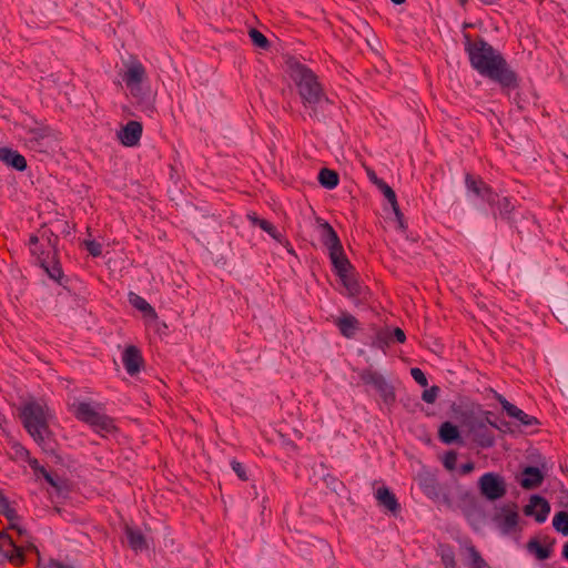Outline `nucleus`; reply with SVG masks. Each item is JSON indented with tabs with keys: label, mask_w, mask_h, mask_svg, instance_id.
<instances>
[{
	"label": "nucleus",
	"mask_w": 568,
	"mask_h": 568,
	"mask_svg": "<svg viewBox=\"0 0 568 568\" xmlns=\"http://www.w3.org/2000/svg\"><path fill=\"white\" fill-rule=\"evenodd\" d=\"M3 498H6V497H4V496L2 495V493L0 491V500H1V499H3Z\"/></svg>",
	"instance_id": "obj_53"
},
{
	"label": "nucleus",
	"mask_w": 568,
	"mask_h": 568,
	"mask_svg": "<svg viewBox=\"0 0 568 568\" xmlns=\"http://www.w3.org/2000/svg\"><path fill=\"white\" fill-rule=\"evenodd\" d=\"M334 324L338 327L341 334L347 338L353 337L359 328L358 321L347 313L334 318Z\"/></svg>",
	"instance_id": "obj_16"
},
{
	"label": "nucleus",
	"mask_w": 568,
	"mask_h": 568,
	"mask_svg": "<svg viewBox=\"0 0 568 568\" xmlns=\"http://www.w3.org/2000/svg\"><path fill=\"white\" fill-rule=\"evenodd\" d=\"M247 217L254 225L257 226H260V221H265L264 219H260L255 213L248 214Z\"/></svg>",
	"instance_id": "obj_45"
},
{
	"label": "nucleus",
	"mask_w": 568,
	"mask_h": 568,
	"mask_svg": "<svg viewBox=\"0 0 568 568\" xmlns=\"http://www.w3.org/2000/svg\"><path fill=\"white\" fill-rule=\"evenodd\" d=\"M368 175H369L371 180L375 183V180L377 179V176L375 175V173H374V172H371Z\"/></svg>",
	"instance_id": "obj_50"
},
{
	"label": "nucleus",
	"mask_w": 568,
	"mask_h": 568,
	"mask_svg": "<svg viewBox=\"0 0 568 568\" xmlns=\"http://www.w3.org/2000/svg\"><path fill=\"white\" fill-rule=\"evenodd\" d=\"M77 419L92 426L101 414L91 403L74 400L69 406Z\"/></svg>",
	"instance_id": "obj_9"
},
{
	"label": "nucleus",
	"mask_w": 568,
	"mask_h": 568,
	"mask_svg": "<svg viewBox=\"0 0 568 568\" xmlns=\"http://www.w3.org/2000/svg\"><path fill=\"white\" fill-rule=\"evenodd\" d=\"M518 519L519 515L515 505H505L500 507L494 516L495 525L504 535H508L517 530Z\"/></svg>",
	"instance_id": "obj_7"
},
{
	"label": "nucleus",
	"mask_w": 568,
	"mask_h": 568,
	"mask_svg": "<svg viewBox=\"0 0 568 568\" xmlns=\"http://www.w3.org/2000/svg\"><path fill=\"white\" fill-rule=\"evenodd\" d=\"M0 514L4 515L8 518L11 529H17L19 534L22 532V530L18 528L16 524L18 516L16 511L10 507L7 498L0 500Z\"/></svg>",
	"instance_id": "obj_24"
},
{
	"label": "nucleus",
	"mask_w": 568,
	"mask_h": 568,
	"mask_svg": "<svg viewBox=\"0 0 568 568\" xmlns=\"http://www.w3.org/2000/svg\"><path fill=\"white\" fill-rule=\"evenodd\" d=\"M22 423L28 433L39 444H44L49 437V422L52 413L43 403L31 400L23 405L20 412Z\"/></svg>",
	"instance_id": "obj_2"
},
{
	"label": "nucleus",
	"mask_w": 568,
	"mask_h": 568,
	"mask_svg": "<svg viewBox=\"0 0 568 568\" xmlns=\"http://www.w3.org/2000/svg\"><path fill=\"white\" fill-rule=\"evenodd\" d=\"M564 556L568 560V542L564 547Z\"/></svg>",
	"instance_id": "obj_48"
},
{
	"label": "nucleus",
	"mask_w": 568,
	"mask_h": 568,
	"mask_svg": "<svg viewBox=\"0 0 568 568\" xmlns=\"http://www.w3.org/2000/svg\"><path fill=\"white\" fill-rule=\"evenodd\" d=\"M322 234L321 239L323 244L328 250V253L333 251H338L342 248V243L336 234V232L333 230V227L328 223H322L321 224Z\"/></svg>",
	"instance_id": "obj_17"
},
{
	"label": "nucleus",
	"mask_w": 568,
	"mask_h": 568,
	"mask_svg": "<svg viewBox=\"0 0 568 568\" xmlns=\"http://www.w3.org/2000/svg\"><path fill=\"white\" fill-rule=\"evenodd\" d=\"M467 0H462V3L466 2Z\"/></svg>",
	"instance_id": "obj_54"
},
{
	"label": "nucleus",
	"mask_w": 568,
	"mask_h": 568,
	"mask_svg": "<svg viewBox=\"0 0 568 568\" xmlns=\"http://www.w3.org/2000/svg\"><path fill=\"white\" fill-rule=\"evenodd\" d=\"M331 261L334 265V268L339 276L343 285L346 287L349 294L357 293V284L353 280L351 275V264L344 253L343 247L338 251H333L329 253Z\"/></svg>",
	"instance_id": "obj_6"
},
{
	"label": "nucleus",
	"mask_w": 568,
	"mask_h": 568,
	"mask_svg": "<svg viewBox=\"0 0 568 568\" xmlns=\"http://www.w3.org/2000/svg\"><path fill=\"white\" fill-rule=\"evenodd\" d=\"M378 504L392 513L398 510V503L394 494L386 487H378L375 493Z\"/></svg>",
	"instance_id": "obj_18"
},
{
	"label": "nucleus",
	"mask_w": 568,
	"mask_h": 568,
	"mask_svg": "<svg viewBox=\"0 0 568 568\" xmlns=\"http://www.w3.org/2000/svg\"><path fill=\"white\" fill-rule=\"evenodd\" d=\"M31 134H32L31 141H36L39 143L40 140L48 136V131L47 130H34V131H31Z\"/></svg>",
	"instance_id": "obj_41"
},
{
	"label": "nucleus",
	"mask_w": 568,
	"mask_h": 568,
	"mask_svg": "<svg viewBox=\"0 0 568 568\" xmlns=\"http://www.w3.org/2000/svg\"><path fill=\"white\" fill-rule=\"evenodd\" d=\"M516 419L520 423V425L525 427H532L538 425L537 418L526 414L524 410H521V413L517 416Z\"/></svg>",
	"instance_id": "obj_34"
},
{
	"label": "nucleus",
	"mask_w": 568,
	"mask_h": 568,
	"mask_svg": "<svg viewBox=\"0 0 568 568\" xmlns=\"http://www.w3.org/2000/svg\"><path fill=\"white\" fill-rule=\"evenodd\" d=\"M524 513L526 516L534 517L536 521L544 523L550 513V506L546 499L539 496H532L525 506Z\"/></svg>",
	"instance_id": "obj_11"
},
{
	"label": "nucleus",
	"mask_w": 568,
	"mask_h": 568,
	"mask_svg": "<svg viewBox=\"0 0 568 568\" xmlns=\"http://www.w3.org/2000/svg\"><path fill=\"white\" fill-rule=\"evenodd\" d=\"M292 79L305 106L315 109L325 100L322 88L315 74L304 65L297 64L292 70Z\"/></svg>",
	"instance_id": "obj_4"
},
{
	"label": "nucleus",
	"mask_w": 568,
	"mask_h": 568,
	"mask_svg": "<svg viewBox=\"0 0 568 568\" xmlns=\"http://www.w3.org/2000/svg\"><path fill=\"white\" fill-rule=\"evenodd\" d=\"M45 568H62V566L55 561H50L49 566Z\"/></svg>",
	"instance_id": "obj_46"
},
{
	"label": "nucleus",
	"mask_w": 568,
	"mask_h": 568,
	"mask_svg": "<svg viewBox=\"0 0 568 568\" xmlns=\"http://www.w3.org/2000/svg\"><path fill=\"white\" fill-rule=\"evenodd\" d=\"M91 427L103 437L114 435L118 430L114 420L103 414L99 415Z\"/></svg>",
	"instance_id": "obj_20"
},
{
	"label": "nucleus",
	"mask_w": 568,
	"mask_h": 568,
	"mask_svg": "<svg viewBox=\"0 0 568 568\" xmlns=\"http://www.w3.org/2000/svg\"><path fill=\"white\" fill-rule=\"evenodd\" d=\"M542 480V475L540 470L536 467H527L520 477V485L526 488H535L540 485Z\"/></svg>",
	"instance_id": "obj_21"
},
{
	"label": "nucleus",
	"mask_w": 568,
	"mask_h": 568,
	"mask_svg": "<svg viewBox=\"0 0 568 568\" xmlns=\"http://www.w3.org/2000/svg\"><path fill=\"white\" fill-rule=\"evenodd\" d=\"M474 468H475V466L473 463H466L460 467L459 471H460V474L466 475V474L471 473L474 470Z\"/></svg>",
	"instance_id": "obj_44"
},
{
	"label": "nucleus",
	"mask_w": 568,
	"mask_h": 568,
	"mask_svg": "<svg viewBox=\"0 0 568 568\" xmlns=\"http://www.w3.org/2000/svg\"><path fill=\"white\" fill-rule=\"evenodd\" d=\"M260 227L265 231L266 233H268L275 241H277L278 243H283L284 242V237L283 235L276 230V227L270 223L268 221H260Z\"/></svg>",
	"instance_id": "obj_30"
},
{
	"label": "nucleus",
	"mask_w": 568,
	"mask_h": 568,
	"mask_svg": "<svg viewBox=\"0 0 568 568\" xmlns=\"http://www.w3.org/2000/svg\"><path fill=\"white\" fill-rule=\"evenodd\" d=\"M457 455L454 452L447 453L443 458V464L446 469L454 470L456 467Z\"/></svg>",
	"instance_id": "obj_38"
},
{
	"label": "nucleus",
	"mask_w": 568,
	"mask_h": 568,
	"mask_svg": "<svg viewBox=\"0 0 568 568\" xmlns=\"http://www.w3.org/2000/svg\"><path fill=\"white\" fill-rule=\"evenodd\" d=\"M122 362L130 375L136 374L143 363L142 355L135 346H128L122 354Z\"/></svg>",
	"instance_id": "obj_13"
},
{
	"label": "nucleus",
	"mask_w": 568,
	"mask_h": 568,
	"mask_svg": "<svg viewBox=\"0 0 568 568\" xmlns=\"http://www.w3.org/2000/svg\"><path fill=\"white\" fill-rule=\"evenodd\" d=\"M125 532L129 544L134 550H142L143 548H145V540L140 531H136L128 527Z\"/></svg>",
	"instance_id": "obj_27"
},
{
	"label": "nucleus",
	"mask_w": 568,
	"mask_h": 568,
	"mask_svg": "<svg viewBox=\"0 0 568 568\" xmlns=\"http://www.w3.org/2000/svg\"><path fill=\"white\" fill-rule=\"evenodd\" d=\"M0 538L2 540V549H4L6 545L11 546L14 544L12 537L7 531H1Z\"/></svg>",
	"instance_id": "obj_42"
},
{
	"label": "nucleus",
	"mask_w": 568,
	"mask_h": 568,
	"mask_svg": "<svg viewBox=\"0 0 568 568\" xmlns=\"http://www.w3.org/2000/svg\"><path fill=\"white\" fill-rule=\"evenodd\" d=\"M438 387L436 386H433L430 387L429 389H426L424 393H423V399L426 402V403H434L437 398V395H438Z\"/></svg>",
	"instance_id": "obj_39"
},
{
	"label": "nucleus",
	"mask_w": 568,
	"mask_h": 568,
	"mask_svg": "<svg viewBox=\"0 0 568 568\" xmlns=\"http://www.w3.org/2000/svg\"><path fill=\"white\" fill-rule=\"evenodd\" d=\"M248 34L255 45L260 48H265L267 45V39L256 29H251Z\"/></svg>",
	"instance_id": "obj_33"
},
{
	"label": "nucleus",
	"mask_w": 568,
	"mask_h": 568,
	"mask_svg": "<svg viewBox=\"0 0 568 568\" xmlns=\"http://www.w3.org/2000/svg\"><path fill=\"white\" fill-rule=\"evenodd\" d=\"M84 245L92 256L97 257L102 254V246L100 243L92 240H87L84 241Z\"/></svg>",
	"instance_id": "obj_35"
},
{
	"label": "nucleus",
	"mask_w": 568,
	"mask_h": 568,
	"mask_svg": "<svg viewBox=\"0 0 568 568\" xmlns=\"http://www.w3.org/2000/svg\"><path fill=\"white\" fill-rule=\"evenodd\" d=\"M479 488L481 494L490 500L501 498L506 494L503 477L494 473H487L480 477Z\"/></svg>",
	"instance_id": "obj_8"
},
{
	"label": "nucleus",
	"mask_w": 568,
	"mask_h": 568,
	"mask_svg": "<svg viewBox=\"0 0 568 568\" xmlns=\"http://www.w3.org/2000/svg\"><path fill=\"white\" fill-rule=\"evenodd\" d=\"M410 375L414 378V381L419 384L420 386L425 387L427 386V378L422 369L415 367L410 369Z\"/></svg>",
	"instance_id": "obj_37"
},
{
	"label": "nucleus",
	"mask_w": 568,
	"mask_h": 568,
	"mask_svg": "<svg viewBox=\"0 0 568 568\" xmlns=\"http://www.w3.org/2000/svg\"><path fill=\"white\" fill-rule=\"evenodd\" d=\"M438 436L443 443L450 444L459 438V430L457 426L449 422H445L439 427Z\"/></svg>",
	"instance_id": "obj_22"
},
{
	"label": "nucleus",
	"mask_w": 568,
	"mask_h": 568,
	"mask_svg": "<svg viewBox=\"0 0 568 568\" xmlns=\"http://www.w3.org/2000/svg\"><path fill=\"white\" fill-rule=\"evenodd\" d=\"M465 50L468 53L471 67L481 75L497 81L505 88L516 87L515 73L507 67L503 57L487 42L467 39Z\"/></svg>",
	"instance_id": "obj_1"
},
{
	"label": "nucleus",
	"mask_w": 568,
	"mask_h": 568,
	"mask_svg": "<svg viewBox=\"0 0 568 568\" xmlns=\"http://www.w3.org/2000/svg\"><path fill=\"white\" fill-rule=\"evenodd\" d=\"M9 549L4 550V556L14 565L20 566L24 562V557L21 548L17 547L14 544L8 546Z\"/></svg>",
	"instance_id": "obj_29"
},
{
	"label": "nucleus",
	"mask_w": 568,
	"mask_h": 568,
	"mask_svg": "<svg viewBox=\"0 0 568 568\" xmlns=\"http://www.w3.org/2000/svg\"><path fill=\"white\" fill-rule=\"evenodd\" d=\"M528 548L531 552H534L536 555V557L538 559L542 560V559H546L549 557V550L547 548L542 547L537 541L529 542Z\"/></svg>",
	"instance_id": "obj_31"
},
{
	"label": "nucleus",
	"mask_w": 568,
	"mask_h": 568,
	"mask_svg": "<svg viewBox=\"0 0 568 568\" xmlns=\"http://www.w3.org/2000/svg\"><path fill=\"white\" fill-rule=\"evenodd\" d=\"M375 184L382 191L384 196L388 200V202L393 206L394 212L398 215L399 214V210H398L397 199H396V194L393 191V189L388 184H386L384 181H382L379 179L375 180Z\"/></svg>",
	"instance_id": "obj_23"
},
{
	"label": "nucleus",
	"mask_w": 568,
	"mask_h": 568,
	"mask_svg": "<svg viewBox=\"0 0 568 568\" xmlns=\"http://www.w3.org/2000/svg\"><path fill=\"white\" fill-rule=\"evenodd\" d=\"M146 79L144 65L136 59H130L124 63L122 80L133 97H140L142 93V83Z\"/></svg>",
	"instance_id": "obj_5"
},
{
	"label": "nucleus",
	"mask_w": 568,
	"mask_h": 568,
	"mask_svg": "<svg viewBox=\"0 0 568 568\" xmlns=\"http://www.w3.org/2000/svg\"><path fill=\"white\" fill-rule=\"evenodd\" d=\"M392 1H393L394 3H396V4H400V3H403L405 0H392Z\"/></svg>",
	"instance_id": "obj_51"
},
{
	"label": "nucleus",
	"mask_w": 568,
	"mask_h": 568,
	"mask_svg": "<svg viewBox=\"0 0 568 568\" xmlns=\"http://www.w3.org/2000/svg\"><path fill=\"white\" fill-rule=\"evenodd\" d=\"M393 334H394V337L396 338V341H398L399 343H404L405 342V333L403 332V329L400 328H395L393 331Z\"/></svg>",
	"instance_id": "obj_43"
},
{
	"label": "nucleus",
	"mask_w": 568,
	"mask_h": 568,
	"mask_svg": "<svg viewBox=\"0 0 568 568\" xmlns=\"http://www.w3.org/2000/svg\"><path fill=\"white\" fill-rule=\"evenodd\" d=\"M30 467L33 469L36 476L38 478L42 477L45 481L54 487L58 490H61L65 487V480L60 476L48 471L43 466L39 464L37 459H31L29 462Z\"/></svg>",
	"instance_id": "obj_14"
},
{
	"label": "nucleus",
	"mask_w": 568,
	"mask_h": 568,
	"mask_svg": "<svg viewBox=\"0 0 568 568\" xmlns=\"http://www.w3.org/2000/svg\"><path fill=\"white\" fill-rule=\"evenodd\" d=\"M0 161L18 171H24L27 169L26 158L7 146L0 148Z\"/></svg>",
	"instance_id": "obj_15"
},
{
	"label": "nucleus",
	"mask_w": 568,
	"mask_h": 568,
	"mask_svg": "<svg viewBox=\"0 0 568 568\" xmlns=\"http://www.w3.org/2000/svg\"><path fill=\"white\" fill-rule=\"evenodd\" d=\"M442 561L446 568H454L456 565L454 551L450 548H442Z\"/></svg>",
	"instance_id": "obj_32"
},
{
	"label": "nucleus",
	"mask_w": 568,
	"mask_h": 568,
	"mask_svg": "<svg viewBox=\"0 0 568 568\" xmlns=\"http://www.w3.org/2000/svg\"><path fill=\"white\" fill-rule=\"evenodd\" d=\"M129 301L133 307L139 310L144 317L155 321L158 318L155 310L140 295L130 293Z\"/></svg>",
	"instance_id": "obj_19"
},
{
	"label": "nucleus",
	"mask_w": 568,
	"mask_h": 568,
	"mask_svg": "<svg viewBox=\"0 0 568 568\" xmlns=\"http://www.w3.org/2000/svg\"><path fill=\"white\" fill-rule=\"evenodd\" d=\"M561 505L568 510V496L561 501Z\"/></svg>",
	"instance_id": "obj_49"
},
{
	"label": "nucleus",
	"mask_w": 568,
	"mask_h": 568,
	"mask_svg": "<svg viewBox=\"0 0 568 568\" xmlns=\"http://www.w3.org/2000/svg\"><path fill=\"white\" fill-rule=\"evenodd\" d=\"M467 552L469 557L468 568H491L475 547H468Z\"/></svg>",
	"instance_id": "obj_26"
},
{
	"label": "nucleus",
	"mask_w": 568,
	"mask_h": 568,
	"mask_svg": "<svg viewBox=\"0 0 568 568\" xmlns=\"http://www.w3.org/2000/svg\"><path fill=\"white\" fill-rule=\"evenodd\" d=\"M484 4L490 6L496 2V0H480Z\"/></svg>",
	"instance_id": "obj_47"
},
{
	"label": "nucleus",
	"mask_w": 568,
	"mask_h": 568,
	"mask_svg": "<svg viewBox=\"0 0 568 568\" xmlns=\"http://www.w3.org/2000/svg\"><path fill=\"white\" fill-rule=\"evenodd\" d=\"M31 254L38 260L48 275L53 280H59L62 270L57 262L55 239L47 231L32 235L29 241Z\"/></svg>",
	"instance_id": "obj_3"
},
{
	"label": "nucleus",
	"mask_w": 568,
	"mask_h": 568,
	"mask_svg": "<svg viewBox=\"0 0 568 568\" xmlns=\"http://www.w3.org/2000/svg\"><path fill=\"white\" fill-rule=\"evenodd\" d=\"M500 404H501L503 408L506 410V413L508 414V416H510V417H513L515 419L521 413L520 408H518L517 406L510 404L506 399H501Z\"/></svg>",
	"instance_id": "obj_36"
},
{
	"label": "nucleus",
	"mask_w": 568,
	"mask_h": 568,
	"mask_svg": "<svg viewBox=\"0 0 568 568\" xmlns=\"http://www.w3.org/2000/svg\"><path fill=\"white\" fill-rule=\"evenodd\" d=\"M503 201H504V206H508L509 201L506 197Z\"/></svg>",
	"instance_id": "obj_52"
},
{
	"label": "nucleus",
	"mask_w": 568,
	"mask_h": 568,
	"mask_svg": "<svg viewBox=\"0 0 568 568\" xmlns=\"http://www.w3.org/2000/svg\"><path fill=\"white\" fill-rule=\"evenodd\" d=\"M552 526L558 532H561L564 536H568V513H557L552 519Z\"/></svg>",
	"instance_id": "obj_28"
},
{
	"label": "nucleus",
	"mask_w": 568,
	"mask_h": 568,
	"mask_svg": "<svg viewBox=\"0 0 568 568\" xmlns=\"http://www.w3.org/2000/svg\"><path fill=\"white\" fill-rule=\"evenodd\" d=\"M465 182L467 189L470 192H473L477 197L486 200L490 204L495 202L496 195L491 192L489 186L484 183L483 180L475 178L470 174H467Z\"/></svg>",
	"instance_id": "obj_12"
},
{
	"label": "nucleus",
	"mask_w": 568,
	"mask_h": 568,
	"mask_svg": "<svg viewBox=\"0 0 568 568\" xmlns=\"http://www.w3.org/2000/svg\"><path fill=\"white\" fill-rule=\"evenodd\" d=\"M142 124L138 121H130L118 132L119 141L128 148L139 144L142 136Z\"/></svg>",
	"instance_id": "obj_10"
},
{
	"label": "nucleus",
	"mask_w": 568,
	"mask_h": 568,
	"mask_svg": "<svg viewBox=\"0 0 568 568\" xmlns=\"http://www.w3.org/2000/svg\"><path fill=\"white\" fill-rule=\"evenodd\" d=\"M318 181L323 186L334 189L338 184V175L332 170L323 169L318 174Z\"/></svg>",
	"instance_id": "obj_25"
},
{
	"label": "nucleus",
	"mask_w": 568,
	"mask_h": 568,
	"mask_svg": "<svg viewBox=\"0 0 568 568\" xmlns=\"http://www.w3.org/2000/svg\"><path fill=\"white\" fill-rule=\"evenodd\" d=\"M232 468L242 480H246L244 467L239 462H232Z\"/></svg>",
	"instance_id": "obj_40"
}]
</instances>
